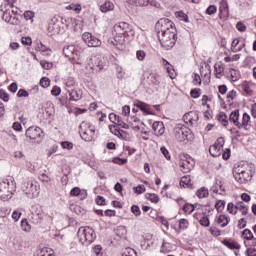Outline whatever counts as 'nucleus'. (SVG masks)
Listing matches in <instances>:
<instances>
[{
	"mask_svg": "<svg viewBox=\"0 0 256 256\" xmlns=\"http://www.w3.org/2000/svg\"><path fill=\"white\" fill-rule=\"evenodd\" d=\"M156 29L161 46L166 51L173 49L175 43H177V28H175V23L168 18H162L157 22Z\"/></svg>",
	"mask_w": 256,
	"mask_h": 256,
	"instance_id": "f257e3e1",
	"label": "nucleus"
},
{
	"mask_svg": "<svg viewBox=\"0 0 256 256\" xmlns=\"http://www.w3.org/2000/svg\"><path fill=\"white\" fill-rule=\"evenodd\" d=\"M113 35L114 41H111V43L114 47H117L123 45L127 37H133L135 35V30H133V27L129 23L119 22L113 27Z\"/></svg>",
	"mask_w": 256,
	"mask_h": 256,
	"instance_id": "f03ea898",
	"label": "nucleus"
},
{
	"mask_svg": "<svg viewBox=\"0 0 256 256\" xmlns=\"http://www.w3.org/2000/svg\"><path fill=\"white\" fill-rule=\"evenodd\" d=\"M233 177L240 185H246L253 179V169L248 163H237L233 168Z\"/></svg>",
	"mask_w": 256,
	"mask_h": 256,
	"instance_id": "7ed1b4c3",
	"label": "nucleus"
},
{
	"mask_svg": "<svg viewBox=\"0 0 256 256\" xmlns=\"http://www.w3.org/2000/svg\"><path fill=\"white\" fill-rule=\"evenodd\" d=\"M15 3H17V0H6V3L4 4L5 10L2 19L6 23H9L10 25H21V20L17 17V11L11 10L15 7Z\"/></svg>",
	"mask_w": 256,
	"mask_h": 256,
	"instance_id": "20e7f679",
	"label": "nucleus"
},
{
	"mask_svg": "<svg viewBox=\"0 0 256 256\" xmlns=\"http://www.w3.org/2000/svg\"><path fill=\"white\" fill-rule=\"evenodd\" d=\"M22 191L29 197V199H35L36 197H39L41 186L35 179L27 178L23 182Z\"/></svg>",
	"mask_w": 256,
	"mask_h": 256,
	"instance_id": "39448f33",
	"label": "nucleus"
},
{
	"mask_svg": "<svg viewBox=\"0 0 256 256\" xmlns=\"http://www.w3.org/2000/svg\"><path fill=\"white\" fill-rule=\"evenodd\" d=\"M15 182L13 180L9 181L8 179H4L0 181V199L2 201H9L13 194L15 193Z\"/></svg>",
	"mask_w": 256,
	"mask_h": 256,
	"instance_id": "423d86ee",
	"label": "nucleus"
},
{
	"mask_svg": "<svg viewBox=\"0 0 256 256\" xmlns=\"http://www.w3.org/2000/svg\"><path fill=\"white\" fill-rule=\"evenodd\" d=\"M78 238L82 245H91L95 239H97V235H95V230L89 226L80 227L78 230Z\"/></svg>",
	"mask_w": 256,
	"mask_h": 256,
	"instance_id": "0eeeda50",
	"label": "nucleus"
},
{
	"mask_svg": "<svg viewBox=\"0 0 256 256\" xmlns=\"http://www.w3.org/2000/svg\"><path fill=\"white\" fill-rule=\"evenodd\" d=\"M79 129L80 137L84 141L89 142L95 139V126L91 125V123L83 121Z\"/></svg>",
	"mask_w": 256,
	"mask_h": 256,
	"instance_id": "6e6552de",
	"label": "nucleus"
},
{
	"mask_svg": "<svg viewBox=\"0 0 256 256\" xmlns=\"http://www.w3.org/2000/svg\"><path fill=\"white\" fill-rule=\"evenodd\" d=\"M63 53H64V56L67 59H69L70 63H72V65H81L79 54L75 52V46L70 45V46L64 47Z\"/></svg>",
	"mask_w": 256,
	"mask_h": 256,
	"instance_id": "1a4fd4ad",
	"label": "nucleus"
},
{
	"mask_svg": "<svg viewBox=\"0 0 256 256\" xmlns=\"http://www.w3.org/2000/svg\"><path fill=\"white\" fill-rule=\"evenodd\" d=\"M189 133H191V130L185 125L178 124L174 128V137L179 143H183L189 137Z\"/></svg>",
	"mask_w": 256,
	"mask_h": 256,
	"instance_id": "9d476101",
	"label": "nucleus"
},
{
	"mask_svg": "<svg viewBox=\"0 0 256 256\" xmlns=\"http://www.w3.org/2000/svg\"><path fill=\"white\" fill-rule=\"evenodd\" d=\"M25 135L28 139L41 143V140L43 139V129H41V127L32 126L26 130Z\"/></svg>",
	"mask_w": 256,
	"mask_h": 256,
	"instance_id": "9b49d317",
	"label": "nucleus"
},
{
	"mask_svg": "<svg viewBox=\"0 0 256 256\" xmlns=\"http://www.w3.org/2000/svg\"><path fill=\"white\" fill-rule=\"evenodd\" d=\"M82 40L89 47H101V40H99L97 37L93 36L89 32H84L82 34Z\"/></svg>",
	"mask_w": 256,
	"mask_h": 256,
	"instance_id": "f8f14e48",
	"label": "nucleus"
},
{
	"mask_svg": "<svg viewBox=\"0 0 256 256\" xmlns=\"http://www.w3.org/2000/svg\"><path fill=\"white\" fill-rule=\"evenodd\" d=\"M179 165L183 173H190L191 170L195 167V160H193L191 157H186V159L180 160Z\"/></svg>",
	"mask_w": 256,
	"mask_h": 256,
	"instance_id": "ddd939ff",
	"label": "nucleus"
},
{
	"mask_svg": "<svg viewBox=\"0 0 256 256\" xmlns=\"http://www.w3.org/2000/svg\"><path fill=\"white\" fill-rule=\"evenodd\" d=\"M219 17L223 21L229 19V3H227V0H221L219 3Z\"/></svg>",
	"mask_w": 256,
	"mask_h": 256,
	"instance_id": "4468645a",
	"label": "nucleus"
},
{
	"mask_svg": "<svg viewBox=\"0 0 256 256\" xmlns=\"http://www.w3.org/2000/svg\"><path fill=\"white\" fill-rule=\"evenodd\" d=\"M245 49V39L243 38H234L231 44V51L233 53H239Z\"/></svg>",
	"mask_w": 256,
	"mask_h": 256,
	"instance_id": "2eb2a0df",
	"label": "nucleus"
},
{
	"mask_svg": "<svg viewBox=\"0 0 256 256\" xmlns=\"http://www.w3.org/2000/svg\"><path fill=\"white\" fill-rule=\"evenodd\" d=\"M152 129L156 137H161L165 133V124H163V122L156 121L152 124Z\"/></svg>",
	"mask_w": 256,
	"mask_h": 256,
	"instance_id": "dca6fc26",
	"label": "nucleus"
},
{
	"mask_svg": "<svg viewBox=\"0 0 256 256\" xmlns=\"http://www.w3.org/2000/svg\"><path fill=\"white\" fill-rule=\"evenodd\" d=\"M134 106L137 107V109H140L143 113H146V115H153V111H151L149 104L145 102L136 101Z\"/></svg>",
	"mask_w": 256,
	"mask_h": 256,
	"instance_id": "f3484780",
	"label": "nucleus"
},
{
	"mask_svg": "<svg viewBox=\"0 0 256 256\" xmlns=\"http://www.w3.org/2000/svg\"><path fill=\"white\" fill-rule=\"evenodd\" d=\"M45 217V213H43V210H36L32 212V223L35 225H38V223H41L43 221V218Z\"/></svg>",
	"mask_w": 256,
	"mask_h": 256,
	"instance_id": "a211bd4d",
	"label": "nucleus"
},
{
	"mask_svg": "<svg viewBox=\"0 0 256 256\" xmlns=\"http://www.w3.org/2000/svg\"><path fill=\"white\" fill-rule=\"evenodd\" d=\"M241 129H245V131H249L251 129V116L247 113L243 114Z\"/></svg>",
	"mask_w": 256,
	"mask_h": 256,
	"instance_id": "6ab92c4d",
	"label": "nucleus"
},
{
	"mask_svg": "<svg viewBox=\"0 0 256 256\" xmlns=\"http://www.w3.org/2000/svg\"><path fill=\"white\" fill-rule=\"evenodd\" d=\"M229 120L235 125V127L241 129V122H239V110L231 112Z\"/></svg>",
	"mask_w": 256,
	"mask_h": 256,
	"instance_id": "aec40b11",
	"label": "nucleus"
},
{
	"mask_svg": "<svg viewBox=\"0 0 256 256\" xmlns=\"http://www.w3.org/2000/svg\"><path fill=\"white\" fill-rule=\"evenodd\" d=\"M215 221L218 225H220V227L223 228L229 225V221H231V218H229L227 215L221 214L218 217H216Z\"/></svg>",
	"mask_w": 256,
	"mask_h": 256,
	"instance_id": "412c9836",
	"label": "nucleus"
},
{
	"mask_svg": "<svg viewBox=\"0 0 256 256\" xmlns=\"http://www.w3.org/2000/svg\"><path fill=\"white\" fill-rule=\"evenodd\" d=\"M115 9V4L113 2L106 0L101 6H100V11L102 13H109V11H114Z\"/></svg>",
	"mask_w": 256,
	"mask_h": 256,
	"instance_id": "4be33fe9",
	"label": "nucleus"
},
{
	"mask_svg": "<svg viewBox=\"0 0 256 256\" xmlns=\"http://www.w3.org/2000/svg\"><path fill=\"white\" fill-rule=\"evenodd\" d=\"M209 153L212 157H221V153H223V148L213 144L209 147Z\"/></svg>",
	"mask_w": 256,
	"mask_h": 256,
	"instance_id": "5701e85b",
	"label": "nucleus"
},
{
	"mask_svg": "<svg viewBox=\"0 0 256 256\" xmlns=\"http://www.w3.org/2000/svg\"><path fill=\"white\" fill-rule=\"evenodd\" d=\"M227 76L230 77L231 81L235 82V81H239V79H241V74H239V71L231 68L228 73Z\"/></svg>",
	"mask_w": 256,
	"mask_h": 256,
	"instance_id": "b1692460",
	"label": "nucleus"
},
{
	"mask_svg": "<svg viewBox=\"0 0 256 256\" xmlns=\"http://www.w3.org/2000/svg\"><path fill=\"white\" fill-rule=\"evenodd\" d=\"M82 6L79 3H71L70 5L66 6L67 11H74L77 15L81 13L82 11Z\"/></svg>",
	"mask_w": 256,
	"mask_h": 256,
	"instance_id": "393cba45",
	"label": "nucleus"
},
{
	"mask_svg": "<svg viewBox=\"0 0 256 256\" xmlns=\"http://www.w3.org/2000/svg\"><path fill=\"white\" fill-rule=\"evenodd\" d=\"M213 193H217L218 195H223L225 193V186L221 184V181L216 182V184L213 185L212 187Z\"/></svg>",
	"mask_w": 256,
	"mask_h": 256,
	"instance_id": "a878e982",
	"label": "nucleus"
},
{
	"mask_svg": "<svg viewBox=\"0 0 256 256\" xmlns=\"http://www.w3.org/2000/svg\"><path fill=\"white\" fill-rule=\"evenodd\" d=\"M148 83L150 85H154V87H159V85L161 84V81L159 80V76L150 74L148 76Z\"/></svg>",
	"mask_w": 256,
	"mask_h": 256,
	"instance_id": "bb28decb",
	"label": "nucleus"
},
{
	"mask_svg": "<svg viewBox=\"0 0 256 256\" xmlns=\"http://www.w3.org/2000/svg\"><path fill=\"white\" fill-rule=\"evenodd\" d=\"M196 195L199 199H205L209 197V190L205 187H202L197 190Z\"/></svg>",
	"mask_w": 256,
	"mask_h": 256,
	"instance_id": "cd10ccee",
	"label": "nucleus"
},
{
	"mask_svg": "<svg viewBox=\"0 0 256 256\" xmlns=\"http://www.w3.org/2000/svg\"><path fill=\"white\" fill-rule=\"evenodd\" d=\"M218 121L223 125V127H227V125H229V120L225 112H220L218 114Z\"/></svg>",
	"mask_w": 256,
	"mask_h": 256,
	"instance_id": "c85d7f7f",
	"label": "nucleus"
},
{
	"mask_svg": "<svg viewBox=\"0 0 256 256\" xmlns=\"http://www.w3.org/2000/svg\"><path fill=\"white\" fill-rule=\"evenodd\" d=\"M223 245L225 247H228V249L235 250V249H241V245L237 242H229V240L222 241Z\"/></svg>",
	"mask_w": 256,
	"mask_h": 256,
	"instance_id": "c756f323",
	"label": "nucleus"
},
{
	"mask_svg": "<svg viewBox=\"0 0 256 256\" xmlns=\"http://www.w3.org/2000/svg\"><path fill=\"white\" fill-rule=\"evenodd\" d=\"M175 17L184 23H189V16L183 11L176 12Z\"/></svg>",
	"mask_w": 256,
	"mask_h": 256,
	"instance_id": "7c9ffc66",
	"label": "nucleus"
},
{
	"mask_svg": "<svg viewBox=\"0 0 256 256\" xmlns=\"http://www.w3.org/2000/svg\"><path fill=\"white\" fill-rule=\"evenodd\" d=\"M166 71L170 79H175L177 77V70H175L174 65H169L166 67Z\"/></svg>",
	"mask_w": 256,
	"mask_h": 256,
	"instance_id": "2f4dec72",
	"label": "nucleus"
},
{
	"mask_svg": "<svg viewBox=\"0 0 256 256\" xmlns=\"http://www.w3.org/2000/svg\"><path fill=\"white\" fill-rule=\"evenodd\" d=\"M182 211H184V213H186V215H191V213L193 211H195V205L190 204V203H186V204L183 205Z\"/></svg>",
	"mask_w": 256,
	"mask_h": 256,
	"instance_id": "473e14b6",
	"label": "nucleus"
},
{
	"mask_svg": "<svg viewBox=\"0 0 256 256\" xmlns=\"http://www.w3.org/2000/svg\"><path fill=\"white\" fill-rule=\"evenodd\" d=\"M200 74L202 77H207V75H211V66L209 65L201 66Z\"/></svg>",
	"mask_w": 256,
	"mask_h": 256,
	"instance_id": "72a5a7b5",
	"label": "nucleus"
},
{
	"mask_svg": "<svg viewBox=\"0 0 256 256\" xmlns=\"http://www.w3.org/2000/svg\"><path fill=\"white\" fill-rule=\"evenodd\" d=\"M242 237L245 239V241H250V239H253L255 236H253V232H251L249 229H245L242 231Z\"/></svg>",
	"mask_w": 256,
	"mask_h": 256,
	"instance_id": "f704fd0d",
	"label": "nucleus"
},
{
	"mask_svg": "<svg viewBox=\"0 0 256 256\" xmlns=\"http://www.w3.org/2000/svg\"><path fill=\"white\" fill-rule=\"evenodd\" d=\"M189 227V220L182 218L179 220V229L185 231Z\"/></svg>",
	"mask_w": 256,
	"mask_h": 256,
	"instance_id": "c9c22d12",
	"label": "nucleus"
},
{
	"mask_svg": "<svg viewBox=\"0 0 256 256\" xmlns=\"http://www.w3.org/2000/svg\"><path fill=\"white\" fill-rule=\"evenodd\" d=\"M215 209L218 213H221L225 209V200H218L215 204Z\"/></svg>",
	"mask_w": 256,
	"mask_h": 256,
	"instance_id": "e433bc0d",
	"label": "nucleus"
},
{
	"mask_svg": "<svg viewBox=\"0 0 256 256\" xmlns=\"http://www.w3.org/2000/svg\"><path fill=\"white\" fill-rule=\"evenodd\" d=\"M242 89L243 91L246 93V95H253V89H251V86L249 85V83L244 82L242 84Z\"/></svg>",
	"mask_w": 256,
	"mask_h": 256,
	"instance_id": "4c0bfd02",
	"label": "nucleus"
},
{
	"mask_svg": "<svg viewBox=\"0 0 256 256\" xmlns=\"http://www.w3.org/2000/svg\"><path fill=\"white\" fill-rule=\"evenodd\" d=\"M81 99V94L77 90H72L70 92V101H79Z\"/></svg>",
	"mask_w": 256,
	"mask_h": 256,
	"instance_id": "58836bf2",
	"label": "nucleus"
},
{
	"mask_svg": "<svg viewBox=\"0 0 256 256\" xmlns=\"http://www.w3.org/2000/svg\"><path fill=\"white\" fill-rule=\"evenodd\" d=\"M236 29L239 31V33H245L247 31V25L243 23L242 21L237 22Z\"/></svg>",
	"mask_w": 256,
	"mask_h": 256,
	"instance_id": "ea45409f",
	"label": "nucleus"
},
{
	"mask_svg": "<svg viewBox=\"0 0 256 256\" xmlns=\"http://www.w3.org/2000/svg\"><path fill=\"white\" fill-rule=\"evenodd\" d=\"M21 43H22V45H25L26 47H31V45H33V39H31V37H29V36L22 37Z\"/></svg>",
	"mask_w": 256,
	"mask_h": 256,
	"instance_id": "a19ab883",
	"label": "nucleus"
},
{
	"mask_svg": "<svg viewBox=\"0 0 256 256\" xmlns=\"http://www.w3.org/2000/svg\"><path fill=\"white\" fill-rule=\"evenodd\" d=\"M146 198L148 201H151V203H159V195L157 194H146Z\"/></svg>",
	"mask_w": 256,
	"mask_h": 256,
	"instance_id": "79ce46f5",
	"label": "nucleus"
},
{
	"mask_svg": "<svg viewBox=\"0 0 256 256\" xmlns=\"http://www.w3.org/2000/svg\"><path fill=\"white\" fill-rule=\"evenodd\" d=\"M21 228L23 231H26V232L31 231V225H29V221H27V219H23L21 221Z\"/></svg>",
	"mask_w": 256,
	"mask_h": 256,
	"instance_id": "37998d69",
	"label": "nucleus"
},
{
	"mask_svg": "<svg viewBox=\"0 0 256 256\" xmlns=\"http://www.w3.org/2000/svg\"><path fill=\"white\" fill-rule=\"evenodd\" d=\"M169 251H171V244L168 242H163L160 252L161 253H169Z\"/></svg>",
	"mask_w": 256,
	"mask_h": 256,
	"instance_id": "c03bdc74",
	"label": "nucleus"
},
{
	"mask_svg": "<svg viewBox=\"0 0 256 256\" xmlns=\"http://www.w3.org/2000/svg\"><path fill=\"white\" fill-rule=\"evenodd\" d=\"M50 85H51V80H49V78L43 77L40 80V86L43 87L44 89H47V87H49Z\"/></svg>",
	"mask_w": 256,
	"mask_h": 256,
	"instance_id": "a18cd8bd",
	"label": "nucleus"
},
{
	"mask_svg": "<svg viewBox=\"0 0 256 256\" xmlns=\"http://www.w3.org/2000/svg\"><path fill=\"white\" fill-rule=\"evenodd\" d=\"M160 152L165 157V159H167L168 161H171V154L169 153V150H167L165 146H162L160 148Z\"/></svg>",
	"mask_w": 256,
	"mask_h": 256,
	"instance_id": "49530a36",
	"label": "nucleus"
},
{
	"mask_svg": "<svg viewBox=\"0 0 256 256\" xmlns=\"http://www.w3.org/2000/svg\"><path fill=\"white\" fill-rule=\"evenodd\" d=\"M34 17H35V12L31 10L24 12V19H26V21H33Z\"/></svg>",
	"mask_w": 256,
	"mask_h": 256,
	"instance_id": "de8ad7c7",
	"label": "nucleus"
},
{
	"mask_svg": "<svg viewBox=\"0 0 256 256\" xmlns=\"http://www.w3.org/2000/svg\"><path fill=\"white\" fill-rule=\"evenodd\" d=\"M206 15H215L217 13V6L216 5H210L205 11Z\"/></svg>",
	"mask_w": 256,
	"mask_h": 256,
	"instance_id": "09e8293b",
	"label": "nucleus"
},
{
	"mask_svg": "<svg viewBox=\"0 0 256 256\" xmlns=\"http://www.w3.org/2000/svg\"><path fill=\"white\" fill-rule=\"evenodd\" d=\"M134 5L136 7H147L149 0H134Z\"/></svg>",
	"mask_w": 256,
	"mask_h": 256,
	"instance_id": "8fccbe9b",
	"label": "nucleus"
},
{
	"mask_svg": "<svg viewBox=\"0 0 256 256\" xmlns=\"http://www.w3.org/2000/svg\"><path fill=\"white\" fill-rule=\"evenodd\" d=\"M133 191L137 195H142V193H145V185H138L136 187H133Z\"/></svg>",
	"mask_w": 256,
	"mask_h": 256,
	"instance_id": "3c124183",
	"label": "nucleus"
},
{
	"mask_svg": "<svg viewBox=\"0 0 256 256\" xmlns=\"http://www.w3.org/2000/svg\"><path fill=\"white\" fill-rule=\"evenodd\" d=\"M136 57L138 61H145V57H147V53H145V51L143 50H138L136 52Z\"/></svg>",
	"mask_w": 256,
	"mask_h": 256,
	"instance_id": "603ef678",
	"label": "nucleus"
},
{
	"mask_svg": "<svg viewBox=\"0 0 256 256\" xmlns=\"http://www.w3.org/2000/svg\"><path fill=\"white\" fill-rule=\"evenodd\" d=\"M191 183V176H183L180 180L181 187H185V185H189Z\"/></svg>",
	"mask_w": 256,
	"mask_h": 256,
	"instance_id": "864d4df0",
	"label": "nucleus"
},
{
	"mask_svg": "<svg viewBox=\"0 0 256 256\" xmlns=\"http://www.w3.org/2000/svg\"><path fill=\"white\" fill-rule=\"evenodd\" d=\"M199 223L202 227H209L210 225L209 218L207 216L201 217Z\"/></svg>",
	"mask_w": 256,
	"mask_h": 256,
	"instance_id": "5fc2aeb1",
	"label": "nucleus"
},
{
	"mask_svg": "<svg viewBox=\"0 0 256 256\" xmlns=\"http://www.w3.org/2000/svg\"><path fill=\"white\" fill-rule=\"evenodd\" d=\"M110 132L115 135L117 137V135L119 134V132L121 131V128H119V126L117 125H110L109 126Z\"/></svg>",
	"mask_w": 256,
	"mask_h": 256,
	"instance_id": "6e6d98bb",
	"label": "nucleus"
},
{
	"mask_svg": "<svg viewBox=\"0 0 256 256\" xmlns=\"http://www.w3.org/2000/svg\"><path fill=\"white\" fill-rule=\"evenodd\" d=\"M116 137H118V139L127 141V139H129V133H127L126 131L120 130L119 134Z\"/></svg>",
	"mask_w": 256,
	"mask_h": 256,
	"instance_id": "4d7b16f0",
	"label": "nucleus"
},
{
	"mask_svg": "<svg viewBox=\"0 0 256 256\" xmlns=\"http://www.w3.org/2000/svg\"><path fill=\"white\" fill-rule=\"evenodd\" d=\"M244 244H245V247H250V248H253V247H256V238L255 236L248 240V241H244Z\"/></svg>",
	"mask_w": 256,
	"mask_h": 256,
	"instance_id": "13d9d810",
	"label": "nucleus"
},
{
	"mask_svg": "<svg viewBox=\"0 0 256 256\" xmlns=\"http://www.w3.org/2000/svg\"><path fill=\"white\" fill-rule=\"evenodd\" d=\"M131 211L135 215V217H140L141 216V208H139V206L133 205L131 207Z\"/></svg>",
	"mask_w": 256,
	"mask_h": 256,
	"instance_id": "bf43d9fd",
	"label": "nucleus"
},
{
	"mask_svg": "<svg viewBox=\"0 0 256 256\" xmlns=\"http://www.w3.org/2000/svg\"><path fill=\"white\" fill-rule=\"evenodd\" d=\"M101 251H103V248L101 247V245H96L93 247V253L96 256H103V253Z\"/></svg>",
	"mask_w": 256,
	"mask_h": 256,
	"instance_id": "052dcab7",
	"label": "nucleus"
},
{
	"mask_svg": "<svg viewBox=\"0 0 256 256\" xmlns=\"http://www.w3.org/2000/svg\"><path fill=\"white\" fill-rule=\"evenodd\" d=\"M0 99H3L6 103L9 101V94L4 89H0Z\"/></svg>",
	"mask_w": 256,
	"mask_h": 256,
	"instance_id": "680f3d73",
	"label": "nucleus"
},
{
	"mask_svg": "<svg viewBox=\"0 0 256 256\" xmlns=\"http://www.w3.org/2000/svg\"><path fill=\"white\" fill-rule=\"evenodd\" d=\"M51 94H52L54 97H59V95H61V88H60L59 86H54V87L52 88Z\"/></svg>",
	"mask_w": 256,
	"mask_h": 256,
	"instance_id": "e2e57ef3",
	"label": "nucleus"
},
{
	"mask_svg": "<svg viewBox=\"0 0 256 256\" xmlns=\"http://www.w3.org/2000/svg\"><path fill=\"white\" fill-rule=\"evenodd\" d=\"M61 147H62V149L71 150V149H73V143H71L69 141H64V142H61Z\"/></svg>",
	"mask_w": 256,
	"mask_h": 256,
	"instance_id": "0e129e2a",
	"label": "nucleus"
},
{
	"mask_svg": "<svg viewBox=\"0 0 256 256\" xmlns=\"http://www.w3.org/2000/svg\"><path fill=\"white\" fill-rule=\"evenodd\" d=\"M124 256H137L135 249L127 248L124 252Z\"/></svg>",
	"mask_w": 256,
	"mask_h": 256,
	"instance_id": "69168bd1",
	"label": "nucleus"
},
{
	"mask_svg": "<svg viewBox=\"0 0 256 256\" xmlns=\"http://www.w3.org/2000/svg\"><path fill=\"white\" fill-rule=\"evenodd\" d=\"M193 85H201V76L193 74Z\"/></svg>",
	"mask_w": 256,
	"mask_h": 256,
	"instance_id": "338daca9",
	"label": "nucleus"
},
{
	"mask_svg": "<svg viewBox=\"0 0 256 256\" xmlns=\"http://www.w3.org/2000/svg\"><path fill=\"white\" fill-rule=\"evenodd\" d=\"M246 253L248 256H256V248L247 247Z\"/></svg>",
	"mask_w": 256,
	"mask_h": 256,
	"instance_id": "774afa93",
	"label": "nucleus"
}]
</instances>
